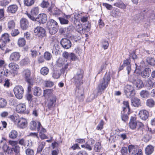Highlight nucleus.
<instances>
[{
	"instance_id": "1",
	"label": "nucleus",
	"mask_w": 155,
	"mask_h": 155,
	"mask_svg": "<svg viewBox=\"0 0 155 155\" xmlns=\"http://www.w3.org/2000/svg\"><path fill=\"white\" fill-rule=\"evenodd\" d=\"M84 71L82 69L80 68L77 69L76 73L74 74L73 78L74 82L76 87V93H78V96L81 97V101H83L84 99L83 89L80 88L79 87L82 84V79L83 77Z\"/></svg>"
},
{
	"instance_id": "2",
	"label": "nucleus",
	"mask_w": 155,
	"mask_h": 155,
	"mask_svg": "<svg viewBox=\"0 0 155 155\" xmlns=\"http://www.w3.org/2000/svg\"><path fill=\"white\" fill-rule=\"evenodd\" d=\"M110 79V74L106 73L103 79L100 80V84L98 85V93H100V94H101L108 86Z\"/></svg>"
},
{
	"instance_id": "3",
	"label": "nucleus",
	"mask_w": 155,
	"mask_h": 155,
	"mask_svg": "<svg viewBox=\"0 0 155 155\" xmlns=\"http://www.w3.org/2000/svg\"><path fill=\"white\" fill-rule=\"evenodd\" d=\"M47 26L49 33L51 35L55 34L59 29L58 23L56 21L52 19H50L48 21Z\"/></svg>"
},
{
	"instance_id": "4",
	"label": "nucleus",
	"mask_w": 155,
	"mask_h": 155,
	"mask_svg": "<svg viewBox=\"0 0 155 155\" xmlns=\"http://www.w3.org/2000/svg\"><path fill=\"white\" fill-rule=\"evenodd\" d=\"M140 14L144 17H146L150 21H151L155 19L154 12L151 9L146 8L141 10Z\"/></svg>"
},
{
	"instance_id": "5",
	"label": "nucleus",
	"mask_w": 155,
	"mask_h": 155,
	"mask_svg": "<svg viewBox=\"0 0 155 155\" xmlns=\"http://www.w3.org/2000/svg\"><path fill=\"white\" fill-rule=\"evenodd\" d=\"M129 81L134 84L138 89H141L144 87V84L142 81L139 79L137 78L135 74L131 75L129 78Z\"/></svg>"
},
{
	"instance_id": "6",
	"label": "nucleus",
	"mask_w": 155,
	"mask_h": 155,
	"mask_svg": "<svg viewBox=\"0 0 155 155\" xmlns=\"http://www.w3.org/2000/svg\"><path fill=\"white\" fill-rule=\"evenodd\" d=\"M124 92L126 97L129 98L134 97L135 94L134 87L128 84L125 87Z\"/></svg>"
},
{
	"instance_id": "7",
	"label": "nucleus",
	"mask_w": 155,
	"mask_h": 155,
	"mask_svg": "<svg viewBox=\"0 0 155 155\" xmlns=\"http://www.w3.org/2000/svg\"><path fill=\"white\" fill-rule=\"evenodd\" d=\"M24 89L21 86H16L14 89V92L15 97L18 99H21L23 95Z\"/></svg>"
},
{
	"instance_id": "8",
	"label": "nucleus",
	"mask_w": 155,
	"mask_h": 155,
	"mask_svg": "<svg viewBox=\"0 0 155 155\" xmlns=\"http://www.w3.org/2000/svg\"><path fill=\"white\" fill-rule=\"evenodd\" d=\"M34 33L35 35L40 37H43L46 35V31L42 27L38 26L35 28Z\"/></svg>"
},
{
	"instance_id": "9",
	"label": "nucleus",
	"mask_w": 155,
	"mask_h": 155,
	"mask_svg": "<svg viewBox=\"0 0 155 155\" xmlns=\"http://www.w3.org/2000/svg\"><path fill=\"white\" fill-rule=\"evenodd\" d=\"M31 71L30 70L26 69L22 72V75L25 80L28 83L30 84L32 78L31 76Z\"/></svg>"
},
{
	"instance_id": "10",
	"label": "nucleus",
	"mask_w": 155,
	"mask_h": 155,
	"mask_svg": "<svg viewBox=\"0 0 155 155\" xmlns=\"http://www.w3.org/2000/svg\"><path fill=\"white\" fill-rule=\"evenodd\" d=\"M38 14V8L35 7L33 8L31 12V14L27 13V15L28 17L33 21H36V16Z\"/></svg>"
},
{
	"instance_id": "11",
	"label": "nucleus",
	"mask_w": 155,
	"mask_h": 155,
	"mask_svg": "<svg viewBox=\"0 0 155 155\" xmlns=\"http://www.w3.org/2000/svg\"><path fill=\"white\" fill-rule=\"evenodd\" d=\"M131 61L130 59H127L124 61L123 65L120 67L119 68V71L122 70L124 67H126V70L127 71V74H129L131 70V65L130 64Z\"/></svg>"
},
{
	"instance_id": "12",
	"label": "nucleus",
	"mask_w": 155,
	"mask_h": 155,
	"mask_svg": "<svg viewBox=\"0 0 155 155\" xmlns=\"http://www.w3.org/2000/svg\"><path fill=\"white\" fill-rule=\"evenodd\" d=\"M26 107L25 103L20 104L18 105L16 107V110L18 113H23L25 114H28L29 111L26 110Z\"/></svg>"
},
{
	"instance_id": "13",
	"label": "nucleus",
	"mask_w": 155,
	"mask_h": 155,
	"mask_svg": "<svg viewBox=\"0 0 155 155\" xmlns=\"http://www.w3.org/2000/svg\"><path fill=\"white\" fill-rule=\"evenodd\" d=\"M9 143L12 147L13 151L15 153H19L20 148L18 144V141L9 140Z\"/></svg>"
},
{
	"instance_id": "14",
	"label": "nucleus",
	"mask_w": 155,
	"mask_h": 155,
	"mask_svg": "<svg viewBox=\"0 0 155 155\" xmlns=\"http://www.w3.org/2000/svg\"><path fill=\"white\" fill-rule=\"evenodd\" d=\"M41 127H42V126L40 122H37L34 121H32L30 123V129L31 130H37L38 131H39Z\"/></svg>"
},
{
	"instance_id": "15",
	"label": "nucleus",
	"mask_w": 155,
	"mask_h": 155,
	"mask_svg": "<svg viewBox=\"0 0 155 155\" xmlns=\"http://www.w3.org/2000/svg\"><path fill=\"white\" fill-rule=\"evenodd\" d=\"M60 43L62 47L66 49L70 48L71 46V41L67 38L62 39Z\"/></svg>"
},
{
	"instance_id": "16",
	"label": "nucleus",
	"mask_w": 155,
	"mask_h": 155,
	"mask_svg": "<svg viewBox=\"0 0 155 155\" xmlns=\"http://www.w3.org/2000/svg\"><path fill=\"white\" fill-rule=\"evenodd\" d=\"M21 55L20 53L17 52L12 53L10 55L9 60L13 62H16L19 60Z\"/></svg>"
},
{
	"instance_id": "17",
	"label": "nucleus",
	"mask_w": 155,
	"mask_h": 155,
	"mask_svg": "<svg viewBox=\"0 0 155 155\" xmlns=\"http://www.w3.org/2000/svg\"><path fill=\"white\" fill-rule=\"evenodd\" d=\"M138 116L141 119L145 120L149 117V113L146 110H142L140 111L138 113Z\"/></svg>"
},
{
	"instance_id": "18",
	"label": "nucleus",
	"mask_w": 155,
	"mask_h": 155,
	"mask_svg": "<svg viewBox=\"0 0 155 155\" xmlns=\"http://www.w3.org/2000/svg\"><path fill=\"white\" fill-rule=\"evenodd\" d=\"M56 100L57 98L55 96H52L50 97L47 104L48 107L49 109H50L55 105Z\"/></svg>"
},
{
	"instance_id": "19",
	"label": "nucleus",
	"mask_w": 155,
	"mask_h": 155,
	"mask_svg": "<svg viewBox=\"0 0 155 155\" xmlns=\"http://www.w3.org/2000/svg\"><path fill=\"white\" fill-rule=\"evenodd\" d=\"M38 19V21L40 24H44L45 23L47 20V15L45 14H40L37 18H36V20Z\"/></svg>"
},
{
	"instance_id": "20",
	"label": "nucleus",
	"mask_w": 155,
	"mask_h": 155,
	"mask_svg": "<svg viewBox=\"0 0 155 155\" xmlns=\"http://www.w3.org/2000/svg\"><path fill=\"white\" fill-rule=\"evenodd\" d=\"M20 24L21 28L24 30H26L29 25L28 21L25 18H22L21 20Z\"/></svg>"
},
{
	"instance_id": "21",
	"label": "nucleus",
	"mask_w": 155,
	"mask_h": 155,
	"mask_svg": "<svg viewBox=\"0 0 155 155\" xmlns=\"http://www.w3.org/2000/svg\"><path fill=\"white\" fill-rule=\"evenodd\" d=\"M137 121L136 120V117H131L129 124V127L131 129L134 130L136 129V125Z\"/></svg>"
},
{
	"instance_id": "22",
	"label": "nucleus",
	"mask_w": 155,
	"mask_h": 155,
	"mask_svg": "<svg viewBox=\"0 0 155 155\" xmlns=\"http://www.w3.org/2000/svg\"><path fill=\"white\" fill-rule=\"evenodd\" d=\"M27 120L23 117H21L18 121V125L21 128H25L27 126Z\"/></svg>"
},
{
	"instance_id": "23",
	"label": "nucleus",
	"mask_w": 155,
	"mask_h": 155,
	"mask_svg": "<svg viewBox=\"0 0 155 155\" xmlns=\"http://www.w3.org/2000/svg\"><path fill=\"white\" fill-rule=\"evenodd\" d=\"M48 12L50 14L55 15H58L60 14L59 10L55 7H50L48 9Z\"/></svg>"
},
{
	"instance_id": "24",
	"label": "nucleus",
	"mask_w": 155,
	"mask_h": 155,
	"mask_svg": "<svg viewBox=\"0 0 155 155\" xmlns=\"http://www.w3.org/2000/svg\"><path fill=\"white\" fill-rule=\"evenodd\" d=\"M150 69L149 68H146L141 73L140 75L141 77L144 78H148L150 74Z\"/></svg>"
},
{
	"instance_id": "25",
	"label": "nucleus",
	"mask_w": 155,
	"mask_h": 155,
	"mask_svg": "<svg viewBox=\"0 0 155 155\" xmlns=\"http://www.w3.org/2000/svg\"><path fill=\"white\" fill-rule=\"evenodd\" d=\"M154 151V147L151 145H147L145 149V153L147 155H151Z\"/></svg>"
},
{
	"instance_id": "26",
	"label": "nucleus",
	"mask_w": 155,
	"mask_h": 155,
	"mask_svg": "<svg viewBox=\"0 0 155 155\" xmlns=\"http://www.w3.org/2000/svg\"><path fill=\"white\" fill-rule=\"evenodd\" d=\"M114 5L123 9H126V5L121 0L117 1Z\"/></svg>"
},
{
	"instance_id": "27",
	"label": "nucleus",
	"mask_w": 155,
	"mask_h": 155,
	"mask_svg": "<svg viewBox=\"0 0 155 155\" xmlns=\"http://www.w3.org/2000/svg\"><path fill=\"white\" fill-rule=\"evenodd\" d=\"M33 94L35 96H40L42 93V90L38 87H34L33 88Z\"/></svg>"
},
{
	"instance_id": "28",
	"label": "nucleus",
	"mask_w": 155,
	"mask_h": 155,
	"mask_svg": "<svg viewBox=\"0 0 155 155\" xmlns=\"http://www.w3.org/2000/svg\"><path fill=\"white\" fill-rule=\"evenodd\" d=\"M131 105L135 107H138L141 106L140 100L137 97H135L131 100Z\"/></svg>"
},
{
	"instance_id": "29",
	"label": "nucleus",
	"mask_w": 155,
	"mask_h": 155,
	"mask_svg": "<svg viewBox=\"0 0 155 155\" xmlns=\"http://www.w3.org/2000/svg\"><path fill=\"white\" fill-rule=\"evenodd\" d=\"M18 9V6L15 5H10L8 8L7 11L8 12L14 13L16 12Z\"/></svg>"
},
{
	"instance_id": "30",
	"label": "nucleus",
	"mask_w": 155,
	"mask_h": 155,
	"mask_svg": "<svg viewBox=\"0 0 155 155\" xmlns=\"http://www.w3.org/2000/svg\"><path fill=\"white\" fill-rule=\"evenodd\" d=\"M146 104V106L152 108L155 105V101L152 98H149L147 100Z\"/></svg>"
},
{
	"instance_id": "31",
	"label": "nucleus",
	"mask_w": 155,
	"mask_h": 155,
	"mask_svg": "<svg viewBox=\"0 0 155 155\" xmlns=\"http://www.w3.org/2000/svg\"><path fill=\"white\" fill-rule=\"evenodd\" d=\"M52 90L51 89H47L44 90L43 96L46 98L51 97L52 95Z\"/></svg>"
},
{
	"instance_id": "32",
	"label": "nucleus",
	"mask_w": 155,
	"mask_h": 155,
	"mask_svg": "<svg viewBox=\"0 0 155 155\" xmlns=\"http://www.w3.org/2000/svg\"><path fill=\"white\" fill-rule=\"evenodd\" d=\"M1 41L5 44L8 42L10 41L8 34L5 33L2 35L1 38Z\"/></svg>"
},
{
	"instance_id": "33",
	"label": "nucleus",
	"mask_w": 155,
	"mask_h": 155,
	"mask_svg": "<svg viewBox=\"0 0 155 155\" xmlns=\"http://www.w3.org/2000/svg\"><path fill=\"white\" fill-rule=\"evenodd\" d=\"M123 112H130V109L129 107V103L128 101H124L123 103Z\"/></svg>"
},
{
	"instance_id": "34",
	"label": "nucleus",
	"mask_w": 155,
	"mask_h": 155,
	"mask_svg": "<svg viewBox=\"0 0 155 155\" xmlns=\"http://www.w3.org/2000/svg\"><path fill=\"white\" fill-rule=\"evenodd\" d=\"M8 67L11 70L13 71H16L19 69V66L18 65L13 63H10Z\"/></svg>"
},
{
	"instance_id": "35",
	"label": "nucleus",
	"mask_w": 155,
	"mask_h": 155,
	"mask_svg": "<svg viewBox=\"0 0 155 155\" xmlns=\"http://www.w3.org/2000/svg\"><path fill=\"white\" fill-rule=\"evenodd\" d=\"M61 75L60 71L58 70H54L52 72V76L54 79L59 78Z\"/></svg>"
},
{
	"instance_id": "36",
	"label": "nucleus",
	"mask_w": 155,
	"mask_h": 155,
	"mask_svg": "<svg viewBox=\"0 0 155 155\" xmlns=\"http://www.w3.org/2000/svg\"><path fill=\"white\" fill-rule=\"evenodd\" d=\"M145 87L147 89L149 90L151 89L153 87V82L150 80H147L145 84Z\"/></svg>"
},
{
	"instance_id": "37",
	"label": "nucleus",
	"mask_w": 155,
	"mask_h": 155,
	"mask_svg": "<svg viewBox=\"0 0 155 155\" xmlns=\"http://www.w3.org/2000/svg\"><path fill=\"white\" fill-rule=\"evenodd\" d=\"M130 112L122 111L121 114V119L122 120L126 122L128 120V114Z\"/></svg>"
},
{
	"instance_id": "38",
	"label": "nucleus",
	"mask_w": 155,
	"mask_h": 155,
	"mask_svg": "<svg viewBox=\"0 0 155 155\" xmlns=\"http://www.w3.org/2000/svg\"><path fill=\"white\" fill-rule=\"evenodd\" d=\"M128 148L129 153H131L134 155L135 154L136 152L137 151V149L134 145H130L128 146Z\"/></svg>"
},
{
	"instance_id": "39",
	"label": "nucleus",
	"mask_w": 155,
	"mask_h": 155,
	"mask_svg": "<svg viewBox=\"0 0 155 155\" xmlns=\"http://www.w3.org/2000/svg\"><path fill=\"white\" fill-rule=\"evenodd\" d=\"M150 92L146 90H142L140 93V96L143 98H146L148 97L150 95Z\"/></svg>"
},
{
	"instance_id": "40",
	"label": "nucleus",
	"mask_w": 155,
	"mask_h": 155,
	"mask_svg": "<svg viewBox=\"0 0 155 155\" xmlns=\"http://www.w3.org/2000/svg\"><path fill=\"white\" fill-rule=\"evenodd\" d=\"M9 147L7 146V144L5 143V142L1 140L0 142V148H2L4 151L5 152L8 149Z\"/></svg>"
},
{
	"instance_id": "41",
	"label": "nucleus",
	"mask_w": 155,
	"mask_h": 155,
	"mask_svg": "<svg viewBox=\"0 0 155 155\" xmlns=\"http://www.w3.org/2000/svg\"><path fill=\"white\" fill-rule=\"evenodd\" d=\"M9 136L10 138L14 139L16 138L18 136V133L15 130H12L9 133Z\"/></svg>"
},
{
	"instance_id": "42",
	"label": "nucleus",
	"mask_w": 155,
	"mask_h": 155,
	"mask_svg": "<svg viewBox=\"0 0 155 155\" xmlns=\"http://www.w3.org/2000/svg\"><path fill=\"white\" fill-rule=\"evenodd\" d=\"M91 25L89 22L85 23L83 28V31L85 33L86 32H88L90 31Z\"/></svg>"
},
{
	"instance_id": "43",
	"label": "nucleus",
	"mask_w": 155,
	"mask_h": 155,
	"mask_svg": "<svg viewBox=\"0 0 155 155\" xmlns=\"http://www.w3.org/2000/svg\"><path fill=\"white\" fill-rule=\"evenodd\" d=\"M45 142L44 141L41 142L38 148L37 149V153H41L43 148L45 145Z\"/></svg>"
},
{
	"instance_id": "44",
	"label": "nucleus",
	"mask_w": 155,
	"mask_h": 155,
	"mask_svg": "<svg viewBox=\"0 0 155 155\" xmlns=\"http://www.w3.org/2000/svg\"><path fill=\"white\" fill-rule=\"evenodd\" d=\"M146 61L150 65H155V59L152 57H147L146 58Z\"/></svg>"
},
{
	"instance_id": "45",
	"label": "nucleus",
	"mask_w": 155,
	"mask_h": 155,
	"mask_svg": "<svg viewBox=\"0 0 155 155\" xmlns=\"http://www.w3.org/2000/svg\"><path fill=\"white\" fill-rule=\"evenodd\" d=\"M26 44V41L24 38H20L18 40V44L19 47H23Z\"/></svg>"
},
{
	"instance_id": "46",
	"label": "nucleus",
	"mask_w": 155,
	"mask_h": 155,
	"mask_svg": "<svg viewBox=\"0 0 155 155\" xmlns=\"http://www.w3.org/2000/svg\"><path fill=\"white\" fill-rule=\"evenodd\" d=\"M29 63L30 60L28 58H25L20 61V64L22 66L27 65Z\"/></svg>"
},
{
	"instance_id": "47",
	"label": "nucleus",
	"mask_w": 155,
	"mask_h": 155,
	"mask_svg": "<svg viewBox=\"0 0 155 155\" xmlns=\"http://www.w3.org/2000/svg\"><path fill=\"white\" fill-rule=\"evenodd\" d=\"M49 71V69L46 67L42 68L40 70L41 74L43 75H47L48 74Z\"/></svg>"
},
{
	"instance_id": "48",
	"label": "nucleus",
	"mask_w": 155,
	"mask_h": 155,
	"mask_svg": "<svg viewBox=\"0 0 155 155\" xmlns=\"http://www.w3.org/2000/svg\"><path fill=\"white\" fill-rule=\"evenodd\" d=\"M7 105V101L4 98H0V108L5 107Z\"/></svg>"
},
{
	"instance_id": "49",
	"label": "nucleus",
	"mask_w": 155,
	"mask_h": 155,
	"mask_svg": "<svg viewBox=\"0 0 155 155\" xmlns=\"http://www.w3.org/2000/svg\"><path fill=\"white\" fill-rule=\"evenodd\" d=\"M144 125L141 122L138 121L136 125V129L138 130H142L143 128Z\"/></svg>"
},
{
	"instance_id": "50",
	"label": "nucleus",
	"mask_w": 155,
	"mask_h": 155,
	"mask_svg": "<svg viewBox=\"0 0 155 155\" xmlns=\"http://www.w3.org/2000/svg\"><path fill=\"white\" fill-rule=\"evenodd\" d=\"M101 143L99 142H96L94 147V150L96 152H99L100 150L101 149Z\"/></svg>"
},
{
	"instance_id": "51",
	"label": "nucleus",
	"mask_w": 155,
	"mask_h": 155,
	"mask_svg": "<svg viewBox=\"0 0 155 155\" xmlns=\"http://www.w3.org/2000/svg\"><path fill=\"white\" fill-rule=\"evenodd\" d=\"M58 19L60 23L62 25L67 24L69 22L68 19H66L65 18L63 17H59Z\"/></svg>"
},
{
	"instance_id": "52",
	"label": "nucleus",
	"mask_w": 155,
	"mask_h": 155,
	"mask_svg": "<svg viewBox=\"0 0 155 155\" xmlns=\"http://www.w3.org/2000/svg\"><path fill=\"white\" fill-rule=\"evenodd\" d=\"M35 0H24L25 5L28 6L32 5L34 3Z\"/></svg>"
},
{
	"instance_id": "53",
	"label": "nucleus",
	"mask_w": 155,
	"mask_h": 155,
	"mask_svg": "<svg viewBox=\"0 0 155 155\" xmlns=\"http://www.w3.org/2000/svg\"><path fill=\"white\" fill-rule=\"evenodd\" d=\"M81 147L82 148H84L89 150H91L92 149V147L91 145L88 143V142H87L85 143L84 145H82Z\"/></svg>"
},
{
	"instance_id": "54",
	"label": "nucleus",
	"mask_w": 155,
	"mask_h": 155,
	"mask_svg": "<svg viewBox=\"0 0 155 155\" xmlns=\"http://www.w3.org/2000/svg\"><path fill=\"white\" fill-rule=\"evenodd\" d=\"M44 57L46 60H49L51 59L52 57V55L50 53L46 51L44 53Z\"/></svg>"
},
{
	"instance_id": "55",
	"label": "nucleus",
	"mask_w": 155,
	"mask_h": 155,
	"mask_svg": "<svg viewBox=\"0 0 155 155\" xmlns=\"http://www.w3.org/2000/svg\"><path fill=\"white\" fill-rule=\"evenodd\" d=\"M15 23L13 21H10L8 23V28L9 29H12L14 28Z\"/></svg>"
},
{
	"instance_id": "56",
	"label": "nucleus",
	"mask_w": 155,
	"mask_h": 155,
	"mask_svg": "<svg viewBox=\"0 0 155 155\" xmlns=\"http://www.w3.org/2000/svg\"><path fill=\"white\" fill-rule=\"evenodd\" d=\"M49 3L46 0H43L41 4V6L43 8H47L49 5Z\"/></svg>"
},
{
	"instance_id": "57",
	"label": "nucleus",
	"mask_w": 155,
	"mask_h": 155,
	"mask_svg": "<svg viewBox=\"0 0 155 155\" xmlns=\"http://www.w3.org/2000/svg\"><path fill=\"white\" fill-rule=\"evenodd\" d=\"M76 30L80 33H83V28L81 24H78L76 26Z\"/></svg>"
},
{
	"instance_id": "58",
	"label": "nucleus",
	"mask_w": 155,
	"mask_h": 155,
	"mask_svg": "<svg viewBox=\"0 0 155 155\" xmlns=\"http://www.w3.org/2000/svg\"><path fill=\"white\" fill-rule=\"evenodd\" d=\"M25 152L27 155H34V152L32 149L28 148L25 150Z\"/></svg>"
},
{
	"instance_id": "59",
	"label": "nucleus",
	"mask_w": 155,
	"mask_h": 155,
	"mask_svg": "<svg viewBox=\"0 0 155 155\" xmlns=\"http://www.w3.org/2000/svg\"><path fill=\"white\" fill-rule=\"evenodd\" d=\"M104 122L103 120H101L99 123L96 127V129L98 130H101L103 128Z\"/></svg>"
},
{
	"instance_id": "60",
	"label": "nucleus",
	"mask_w": 155,
	"mask_h": 155,
	"mask_svg": "<svg viewBox=\"0 0 155 155\" xmlns=\"http://www.w3.org/2000/svg\"><path fill=\"white\" fill-rule=\"evenodd\" d=\"M58 45H54L53 48L52 53L55 55H57L58 54V50L57 49V48H58Z\"/></svg>"
},
{
	"instance_id": "61",
	"label": "nucleus",
	"mask_w": 155,
	"mask_h": 155,
	"mask_svg": "<svg viewBox=\"0 0 155 155\" xmlns=\"http://www.w3.org/2000/svg\"><path fill=\"white\" fill-rule=\"evenodd\" d=\"M152 136L151 134H146L144 137V141L146 143L148 142L151 138Z\"/></svg>"
},
{
	"instance_id": "62",
	"label": "nucleus",
	"mask_w": 155,
	"mask_h": 155,
	"mask_svg": "<svg viewBox=\"0 0 155 155\" xmlns=\"http://www.w3.org/2000/svg\"><path fill=\"white\" fill-rule=\"evenodd\" d=\"M109 45V44L108 42L104 40L102 42V47L104 48V49L105 50L108 48Z\"/></svg>"
},
{
	"instance_id": "63",
	"label": "nucleus",
	"mask_w": 155,
	"mask_h": 155,
	"mask_svg": "<svg viewBox=\"0 0 155 155\" xmlns=\"http://www.w3.org/2000/svg\"><path fill=\"white\" fill-rule=\"evenodd\" d=\"M54 85L53 82L48 81H45V86L47 87H51Z\"/></svg>"
},
{
	"instance_id": "64",
	"label": "nucleus",
	"mask_w": 155,
	"mask_h": 155,
	"mask_svg": "<svg viewBox=\"0 0 155 155\" xmlns=\"http://www.w3.org/2000/svg\"><path fill=\"white\" fill-rule=\"evenodd\" d=\"M19 34V32L18 29H15L13 30L11 32V35L12 36H15Z\"/></svg>"
}]
</instances>
